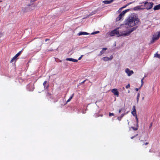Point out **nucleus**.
Instances as JSON below:
<instances>
[{"label": "nucleus", "instance_id": "1", "mask_svg": "<svg viewBox=\"0 0 160 160\" xmlns=\"http://www.w3.org/2000/svg\"><path fill=\"white\" fill-rule=\"evenodd\" d=\"M139 22V19L136 17H129L125 21V27L128 28L132 27L138 24Z\"/></svg>", "mask_w": 160, "mask_h": 160}, {"label": "nucleus", "instance_id": "2", "mask_svg": "<svg viewBox=\"0 0 160 160\" xmlns=\"http://www.w3.org/2000/svg\"><path fill=\"white\" fill-rule=\"evenodd\" d=\"M136 27H134L132 28H131L130 31H124L122 32H119V36H128L130 35V34L133 32L134 30H135L137 28Z\"/></svg>", "mask_w": 160, "mask_h": 160}, {"label": "nucleus", "instance_id": "3", "mask_svg": "<svg viewBox=\"0 0 160 160\" xmlns=\"http://www.w3.org/2000/svg\"><path fill=\"white\" fill-rule=\"evenodd\" d=\"M142 3H143L144 6L143 8L144 9H146L147 10H149L152 8L154 3L152 2H148L147 1L143 2Z\"/></svg>", "mask_w": 160, "mask_h": 160}, {"label": "nucleus", "instance_id": "4", "mask_svg": "<svg viewBox=\"0 0 160 160\" xmlns=\"http://www.w3.org/2000/svg\"><path fill=\"white\" fill-rule=\"evenodd\" d=\"M160 37V32H158L153 35L151 41L152 43H153L154 41L157 40Z\"/></svg>", "mask_w": 160, "mask_h": 160}, {"label": "nucleus", "instance_id": "5", "mask_svg": "<svg viewBox=\"0 0 160 160\" xmlns=\"http://www.w3.org/2000/svg\"><path fill=\"white\" fill-rule=\"evenodd\" d=\"M118 29H115L112 31L110 33V35L111 36H115V35H119V32Z\"/></svg>", "mask_w": 160, "mask_h": 160}, {"label": "nucleus", "instance_id": "6", "mask_svg": "<svg viewBox=\"0 0 160 160\" xmlns=\"http://www.w3.org/2000/svg\"><path fill=\"white\" fill-rule=\"evenodd\" d=\"M144 9L143 6L141 5L135 7L133 8L134 10H142Z\"/></svg>", "mask_w": 160, "mask_h": 160}, {"label": "nucleus", "instance_id": "7", "mask_svg": "<svg viewBox=\"0 0 160 160\" xmlns=\"http://www.w3.org/2000/svg\"><path fill=\"white\" fill-rule=\"evenodd\" d=\"M22 51H21L19 52L18 53H17L12 59L11 60L10 62H12L14 61H16V58L21 54Z\"/></svg>", "mask_w": 160, "mask_h": 160}, {"label": "nucleus", "instance_id": "8", "mask_svg": "<svg viewBox=\"0 0 160 160\" xmlns=\"http://www.w3.org/2000/svg\"><path fill=\"white\" fill-rule=\"evenodd\" d=\"M125 72L129 76H130L134 73L132 70H130L128 68H126L125 70Z\"/></svg>", "mask_w": 160, "mask_h": 160}, {"label": "nucleus", "instance_id": "9", "mask_svg": "<svg viewBox=\"0 0 160 160\" xmlns=\"http://www.w3.org/2000/svg\"><path fill=\"white\" fill-rule=\"evenodd\" d=\"M112 92L115 95L117 96L118 97L119 95V92L118 91V90L117 89L114 88L112 90Z\"/></svg>", "mask_w": 160, "mask_h": 160}, {"label": "nucleus", "instance_id": "10", "mask_svg": "<svg viewBox=\"0 0 160 160\" xmlns=\"http://www.w3.org/2000/svg\"><path fill=\"white\" fill-rule=\"evenodd\" d=\"M107 49V48H103L102 49V50L100 52V53L98 55V56H100L102 54L104 53L105 52V51Z\"/></svg>", "mask_w": 160, "mask_h": 160}, {"label": "nucleus", "instance_id": "11", "mask_svg": "<svg viewBox=\"0 0 160 160\" xmlns=\"http://www.w3.org/2000/svg\"><path fill=\"white\" fill-rule=\"evenodd\" d=\"M66 60L69 61H72L74 62H77L78 61V60L77 59H74L72 58H68L66 59Z\"/></svg>", "mask_w": 160, "mask_h": 160}, {"label": "nucleus", "instance_id": "12", "mask_svg": "<svg viewBox=\"0 0 160 160\" xmlns=\"http://www.w3.org/2000/svg\"><path fill=\"white\" fill-rule=\"evenodd\" d=\"M130 9H127L123 11L120 14H121L122 16L123 17L125 15V14L128 12L130 10Z\"/></svg>", "mask_w": 160, "mask_h": 160}, {"label": "nucleus", "instance_id": "13", "mask_svg": "<svg viewBox=\"0 0 160 160\" xmlns=\"http://www.w3.org/2000/svg\"><path fill=\"white\" fill-rule=\"evenodd\" d=\"M113 0H111L110 1L105 0L103 1L102 2L105 4H108L111 3L112 2H113Z\"/></svg>", "mask_w": 160, "mask_h": 160}, {"label": "nucleus", "instance_id": "14", "mask_svg": "<svg viewBox=\"0 0 160 160\" xmlns=\"http://www.w3.org/2000/svg\"><path fill=\"white\" fill-rule=\"evenodd\" d=\"M160 9V4L155 6L153 8L154 10H157Z\"/></svg>", "mask_w": 160, "mask_h": 160}, {"label": "nucleus", "instance_id": "15", "mask_svg": "<svg viewBox=\"0 0 160 160\" xmlns=\"http://www.w3.org/2000/svg\"><path fill=\"white\" fill-rule=\"evenodd\" d=\"M89 34L88 33L86 32H80L78 34V35L79 36H80L81 35H88Z\"/></svg>", "mask_w": 160, "mask_h": 160}, {"label": "nucleus", "instance_id": "16", "mask_svg": "<svg viewBox=\"0 0 160 160\" xmlns=\"http://www.w3.org/2000/svg\"><path fill=\"white\" fill-rule=\"evenodd\" d=\"M123 17L121 14H120L116 18V21H118L120 20V19L122 18Z\"/></svg>", "mask_w": 160, "mask_h": 160}, {"label": "nucleus", "instance_id": "17", "mask_svg": "<svg viewBox=\"0 0 160 160\" xmlns=\"http://www.w3.org/2000/svg\"><path fill=\"white\" fill-rule=\"evenodd\" d=\"M102 59L105 61H107L109 60H110V58L108 57H104L102 58Z\"/></svg>", "mask_w": 160, "mask_h": 160}, {"label": "nucleus", "instance_id": "18", "mask_svg": "<svg viewBox=\"0 0 160 160\" xmlns=\"http://www.w3.org/2000/svg\"><path fill=\"white\" fill-rule=\"evenodd\" d=\"M47 81H45L43 83V85L44 86V88H47L48 86V84H47Z\"/></svg>", "mask_w": 160, "mask_h": 160}, {"label": "nucleus", "instance_id": "19", "mask_svg": "<svg viewBox=\"0 0 160 160\" xmlns=\"http://www.w3.org/2000/svg\"><path fill=\"white\" fill-rule=\"evenodd\" d=\"M74 94L73 93L72 95L70 97V98H69V99L67 101V102H69L70 100H71V99L72 98H73V97L74 96Z\"/></svg>", "mask_w": 160, "mask_h": 160}, {"label": "nucleus", "instance_id": "20", "mask_svg": "<svg viewBox=\"0 0 160 160\" xmlns=\"http://www.w3.org/2000/svg\"><path fill=\"white\" fill-rule=\"evenodd\" d=\"M154 57L158 58L160 59V54H158L157 53L154 54Z\"/></svg>", "mask_w": 160, "mask_h": 160}, {"label": "nucleus", "instance_id": "21", "mask_svg": "<svg viewBox=\"0 0 160 160\" xmlns=\"http://www.w3.org/2000/svg\"><path fill=\"white\" fill-rule=\"evenodd\" d=\"M140 94L139 93H138L137 95V103H138V101L139 100V98L140 97Z\"/></svg>", "mask_w": 160, "mask_h": 160}, {"label": "nucleus", "instance_id": "22", "mask_svg": "<svg viewBox=\"0 0 160 160\" xmlns=\"http://www.w3.org/2000/svg\"><path fill=\"white\" fill-rule=\"evenodd\" d=\"M123 109V110L124 111V112H126V109H125V108H121V109H120L119 110V113H120L122 111Z\"/></svg>", "mask_w": 160, "mask_h": 160}, {"label": "nucleus", "instance_id": "23", "mask_svg": "<svg viewBox=\"0 0 160 160\" xmlns=\"http://www.w3.org/2000/svg\"><path fill=\"white\" fill-rule=\"evenodd\" d=\"M128 113V112H124V113H123L122 114L121 116H120L122 118L125 115L127 114Z\"/></svg>", "mask_w": 160, "mask_h": 160}, {"label": "nucleus", "instance_id": "24", "mask_svg": "<svg viewBox=\"0 0 160 160\" xmlns=\"http://www.w3.org/2000/svg\"><path fill=\"white\" fill-rule=\"evenodd\" d=\"M131 113L135 117L136 116H137L136 112L132 111Z\"/></svg>", "mask_w": 160, "mask_h": 160}, {"label": "nucleus", "instance_id": "25", "mask_svg": "<svg viewBox=\"0 0 160 160\" xmlns=\"http://www.w3.org/2000/svg\"><path fill=\"white\" fill-rule=\"evenodd\" d=\"M132 111L136 112V107L135 106H133L132 109Z\"/></svg>", "mask_w": 160, "mask_h": 160}, {"label": "nucleus", "instance_id": "26", "mask_svg": "<svg viewBox=\"0 0 160 160\" xmlns=\"http://www.w3.org/2000/svg\"><path fill=\"white\" fill-rule=\"evenodd\" d=\"M135 118L136 119V121H137V127H138V117H137V116H135Z\"/></svg>", "mask_w": 160, "mask_h": 160}, {"label": "nucleus", "instance_id": "27", "mask_svg": "<svg viewBox=\"0 0 160 160\" xmlns=\"http://www.w3.org/2000/svg\"><path fill=\"white\" fill-rule=\"evenodd\" d=\"M99 33V31H96V32H92L91 33V34L92 35H93V34H96L98 33Z\"/></svg>", "mask_w": 160, "mask_h": 160}, {"label": "nucleus", "instance_id": "28", "mask_svg": "<svg viewBox=\"0 0 160 160\" xmlns=\"http://www.w3.org/2000/svg\"><path fill=\"white\" fill-rule=\"evenodd\" d=\"M131 128L134 130L136 131L138 129V128L137 127V128H134V127H131Z\"/></svg>", "mask_w": 160, "mask_h": 160}, {"label": "nucleus", "instance_id": "29", "mask_svg": "<svg viewBox=\"0 0 160 160\" xmlns=\"http://www.w3.org/2000/svg\"><path fill=\"white\" fill-rule=\"evenodd\" d=\"M109 117H111L112 116H114V114L112 113L109 112Z\"/></svg>", "mask_w": 160, "mask_h": 160}, {"label": "nucleus", "instance_id": "30", "mask_svg": "<svg viewBox=\"0 0 160 160\" xmlns=\"http://www.w3.org/2000/svg\"><path fill=\"white\" fill-rule=\"evenodd\" d=\"M131 3V2H130L129 3H128V4H127L126 5H125L123 7V8H126L127 6H128Z\"/></svg>", "mask_w": 160, "mask_h": 160}, {"label": "nucleus", "instance_id": "31", "mask_svg": "<svg viewBox=\"0 0 160 160\" xmlns=\"http://www.w3.org/2000/svg\"><path fill=\"white\" fill-rule=\"evenodd\" d=\"M34 6H35L34 5H32L31 7V8H30V9H34Z\"/></svg>", "mask_w": 160, "mask_h": 160}, {"label": "nucleus", "instance_id": "32", "mask_svg": "<svg viewBox=\"0 0 160 160\" xmlns=\"http://www.w3.org/2000/svg\"><path fill=\"white\" fill-rule=\"evenodd\" d=\"M4 35V33L2 32L0 33V38L2 37Z\"/></svg>", "mask_w": 160, "mask_h": 160}, {"label": "nucleus", "instance_id": "33", "mask_svg": "<svg viewBox=\"0 0 160 160\" xmlns=\"http://www.w3.org/2000/svg\"><path fill=\"white\" fill-rule=\"evenodd\" d=\"M138 134H136L135 136H132V137H131V139H133L134 138H135V137H136V136H138Z\"/></svg>", "mask_w": 160, "mask_h": 160}, {"label": "nucleus", "instance_id": "34", "mask_svg": "<svg viewBox=\"0 0 160 160\" xmlns=\"http://www.w3.org/2000/svg\"><path fill=\"white\" fill-rule=\"evenodd\" d=\"M130 84H128L126 87V88H129L130 87Z\"/></svg>", "mask_w": 160, "mask_h": 160}, {"label": "nucleus", "instance_id": "35", "mask_svg": "<svg viewBox=\"0 0 160 160\" xmlns=\"http://www.w3.org/2000/svg\"><path fill=\"white\" fill-rule=\"evenodd\" d=\"M122 118L120 117H118L117 118L118 119L119 121L121 120Z\"/></svg>", "mask_w": 160, "mask_h": 160}, {"label": "nucleus", "instance_id": "36", "mask_svg": "<svg viewBox=\"0 0 160 160\" xmlns=\"http://www.w3.org/2000/svg\"><path fill=\"white\" fill-rule=\"evenodd\" d=\"M144 78V77L142 79H141V83H142V85L143 84V79Z\"/></svg>", "mask_w": 160, "mask_h": 160}, {"label": "nucleus", "instance_id": "37", "mask_svg": "<svg viewBox=\"0 0 160 160\" xmlns=\"http://www.w3.org/2000/svg\"><path fill=\"white\" fill-rule=\"evenodd\" d=\"M86 80H84V81H83V82H81V83H80V85H81L82 84H83L85 82V81Z\"/></svg>", "mask_w": 160, "mask_h": 160}, {"label": "nucleus", "instance_id": "38", "mask_svg": "<svg viewBox=\"0 0 160 160\" xmlns=\"http://www.w3.org/2000/svg\"><path fill=\"white\" fill-rule=\"evenodd\" d=\"M83 56V55H82L78 59V60H80L82 58V57Z\"/></svg>", "mask_w": 160, "mask_h": 160}, {"label": "nucleus", "instance_id": "39", "mask_svg": "<svg viewBox=\"0 0 160 160\" xmlns=\"http://www.w3.org/2000/svg\"><path fill=\"white\" fill-rule=\"evenodd\" d=\"M152 123H151L150 124V125L149 127V128H151V127H152Z\"/></svg>", "mask_w": 160, "mask_h": 160}, {"label": "nucleus", "instance_id": "40", "mask_svg": "<svg viewBox=\"0 0 160 160\" xmlns=\"http://www.w3.org/2000/svg\"><path fill=\"white\" fill-rule=\"evenodd\" d=\"M135 90L136 91H137L138 90V88H135Z\"/></svg>", "mask_w": 160, "mask_h": 160}, {"label": "nucleus", "instance_id": "41", "mask_svg": "<svg viewBox=\"0 0 160 160\" xmlns=\"http://www.w3.org/2000/svg\"><path fill=\"white\" fill-rule=\"evenodd\" d=\"M110 58V60H111V59H112V56H111Z\"/></svg>", "mask_w": 160, "mask_h": 160}, {"label": "nucleus", "instance_id": "42", "mask_svg": "<svg viewBox=\"0 0 160 160\" xmlns=\"http://www.w3.org/2000/svg\"><path fill=\"white\" fill-rule=\"evenodd\" d=\"M123 8V7H122V8H120L119 10H121Z\"/></svg>", "mask_w": 160, "mask_h": 160}, {"label": "nucleus", "instance_id": "43", "mask_svg": "<svg viewBox=\"0 0 160 160\" xmlns=\"http://www.w3.org/2000/svg\"><path fill=\"white\" fill-rule=\"evenodd\" d=\"M49 40V39H46L45 40V42H46L47 41H48V40Z\"/></svg>", "mask_w": 160, "mask_h": 160}, {"label": "nucleus", "instance_id": "44", "mask_svg": "<svg viewBox=\"0 0 160 160\" xmlns=\"http://www.w3.org/2000/svg\"><path fill=\"white\" fill-rule=\"evenodd\" d=\"M127 121L128 122V124L129 125V122H128V120H127Z\"/></svg>", "mask_w": 160, "mask_h": 160}, {"label": "nucleus", "instance_id": "45", "mask_svg": "<svg viewBox=\"0 0 160 160\" xmlns=\"http://www.w3.org/2000/svg\"><path fill=\"white\" fill-rule=\"evenodd\" d=\"M2 0H0V2H2Z\"/></svg>", "mask_w": 160, "mask_h": 160}, {"label": "nucleus", "instance_id": "46", "mask_svg": "<svg viewBox=\"0 0 160 160\" xmlns=\"http://www.w3.org/2000/svg\"><path fill=\"white\" fill-rule=\"evenodd\" d=\"M148 144V142H146L145 143V145H147Z\"/></svg>", "mask_w": 160, "mask_h": 160}, {"label": "nucleus", "instance_id": "47", "mask_svg": "<svg viewBox=\"0 0 160 160\" xmlns=\"http://www.w3.org/2000/svg\"><path fill=\"white\" fill-rule=\"evenodd\" d=\"M122 111L124 113V111L123 110V109Z\"/></svg>", "mask_w": 160, "mask_h": 160}, {"label": "nucleus", "instance_id": "48", "mask_svg": "<svg viewBox=\"0 0 160 160\" xmlns=\"http://www.w3.org/2000/svg\"><path fill=\"white\" fill-rule=\"evenodd\" d=\"M144 99V97H143L142 98V99L143 100Z\"/></svg>", "mask_w": 160, "mask_h": 160}, {"label": "nucleus", "instance_id": "49", "mask_svg": "<svg viewBox=\"0 0 160 160\" xmlns=\"http://www.w3.org/2000/svg\"><path fill=\"white\" fill-rule=\"evenodd\" d=\"M92 14H92L91 15H90H90L89 16H91L92 15Z\"/></svg>", "mask_w": 160, "mask_h": 160}]
</instances>
